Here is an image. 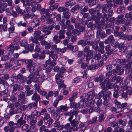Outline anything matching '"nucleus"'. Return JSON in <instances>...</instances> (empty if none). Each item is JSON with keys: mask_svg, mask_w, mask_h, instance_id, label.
Instances as JSON below:
<instances>
[{"mask_svg": "<svg viewBox=\"0 0 132 132\" xmlns=\"http://www.w3.org/2000/svg\"><path fill=\"white\" fill-rule=\"evenodd\" d=\"M107 15V14L105 16H102V19H101L100 24L99 26L98 27L99 28H101L102 26L104 24L105 21L108 23L110 22H114L115 21L116 19L115 18L113 17L110 18L111 16H108V17Z\"/></svg>", "mask_w": 132, "mask_h": 132, "instance_id": "nucleus-4", "label": "nucleus"}, {"mask_svg": "<svg viewBox=\"0 0 132 132\" xmlns=\"http://www.w3.org/2000/svg\"><path fill=\"white\" fill-rule=\"evenodd\" d=\"M64 126V128L65 129L64 131L70 132L71 129V127L70 126V124L69 123H67Z\"/></svg>", "mask_w": 132, "mask_h": 132, "instance_id": "nucleus-38", "label": "nucleus"}, {"mask_svg": "<svg viewBox=\"0 0 132 132\" xmlns=\"http://www.w3.org/2000/svg\"><path fill=\"white\" fill-rule=\"evenodd\" d=\"M51 48L53 50L55 51L57 53L60 51V48H57V45L55 44L53 45L51 47Z\"/></svg>", "mask_w": 132, "mask_h": 132, "instance_id": "nucleus-37", "label": "nucleus"}, {"mask_svg": "<svg viewBox=\"0 0 132 132\" xmlns=\"http://www.w3.org/2000/svg\"><path fill=\"white\" fill-rule=\"evenodd\" d=\"M56 64V61L55 60H53L52 61L51 60H48L47 61L45 64L43 65V69L46 70L48 67L50 66H54Z\"/></svg>", "mask_w": 132, "mask_h": 132, "instance_id": "nucleus-9", "label": "nucleus"}, {"mask_svg": "<svg viewBox=\"0 0 132 132\" xmlns=\"http://www.w3.org/2000/svg\"><path fill=\"white\" fill-rule=\"evenodd\" d=\"M53 21V19L50 18V16H47L46 20V23L48 24H51Z\"/></svg>", "mask_w": 132, "mask_h": 132, "instance_id": "nucleus-53", "label": "nucleus"}, {"mask_svg": "<svg viewBox=\"0 0 132 132\" xmlns=\"http://www.w3.org/2000/svg\"><path fill=\"white\" fill-rule=\"evenodd\" d=\"M35 14L34 13L30 14L27 13L25 15V17L26 18L29 19V18L32 19L35 16Z\"/></svg>", "mask_w": 132, "mask_h": 132, "instance_id": "nucleus-51", "label": "nucleus"}, {"mask_svg": "<svg viewBox=\"0 0 132 132\" xmlns=\"http://www.w3.org/2000/svg\"><path fill=\"white\" fill-rule=\"evenodd\" d=\"M15 8L17 13L19 14L22 15L24 14L25 12L24 11L21 9L20 8V7L16 6L15 7Z\"/></svg>", "mask_w": 132, "mask_h": 132, "instance_id": "nucleus-27", "label": "nucleus"}, {"mask_svg": "<svg viewBox=\"0 0 132 132\" xmlns=\"http://www.w3.org/2000/svg\"><path fill=\"white\" fill-rule=\"evenodd\" d=\"M120 59L118 58H117L113 60L112 62V64L114 65H119L120 64Z\"/></svg>", "mask_w": 132, "mask_h": 132, "instance_id": "nucleus-43", "label": "nucleus"}, {"mask_svg": "<svg viewBox=\"0 0 132 132\" xmlns=\"http://www.w3.org/2000/svg\"><path fill=\"white\" fill-rule=\"evenodd\" d=\"M87 67L88 70H93L97 69L98 68V66L97 64H95L93 65H89Z\"/></svg>", "mask_w": 132, "mask_h": 132, "instance_id": "nucleus-46", "label": "nucleus"}, {"mask_svg": "<svg viewBox=\"0 0 132 132\" xmlns=\"http://www.w3.org/2000/svg\"><path fill=\"white\" fill-rule=\"evenodd\" d=\"M25 59H20L19 60H17L15 63H16L18 65L15 67V68L16 67H17L19 68L20 66L25 63Z\"/></svg>", "mask_w": 132, "mask_h": 132, "instance_id": "nucleus-22", "label": "nucleus"}, {"mask_svg": "<svg viewBox=\"0 0 132 132\" xmlns=\"http://www.w3.org/2000/svg\"><path fill=\"white\" fill-rule=\"evenodd\" d=\"M115 41L114 39V38L113 35H111L108 37V39L104 41V43L105 44H107L109 43H114V42Z\"/></svg>", "mask_w": 132, "mask_h": 132, "instance_id": "nucleus-19", "label": "nucleus"}, {"mask_svg": "<svg viewBox=\"0 0 132 132\" xmlns=\"http://www.w3.org/2000/svg\"><path fill=\"white\" fill-rule=\"evenodd\" d=\"M111 73L110 71L107 72L106 74V76L107 79L104 80V82L103 81L104 78V76L103 75H100L99 77H96L94 79V81L95 82H109V80L108 79L111 76Z\"/></svg>", "mask_w": 132, "mask_h": 132, "instance_id": "nucleus-6", "label": "nucleus"}, {"mask_svg": "<svg viewBox=\"0 0 132 132\" xmlns=\"http://www.w3.org/2000/svg\"><path fill=\"white\" fill-rule=\"evenodd\" d=\"M82 79L80 77H76L72 80V82H79L81 81Z\"/></svg>", "mask_w": 132, "mask_h": 132, "instance_id": "nucleus-61", "label": "nucleus"}, {"mask_svg": "<svg viewBox=\"0 0 132 132\" xmlns=\"http://www.w3.org/2000/svg\"><path fill=\"white\" fill-rule=\"evenodd\" d=\"M87 40H84L83 39H81L78 41L77 44L78 45H80L84 47L87 45Z\"/></svg>", "mask_w": 132, "mask_h": 132, "instance_id": "nucleus-29", "label": "nucleus"}, {"mask_svg": "<svg viewBox=\"0 0 132 132\" xmlns=\"http://www.w3.org/2000/svg\"><path fill=\"white\" fill-rule=\"evenodd\" d=\"M17 122L16 124H17V125L15 127L16 128L20 127L22 125L25 124L26 121L24 120L22 118H21L17 120Z\"/></svg>", "mask_w": 132, "mask_h": 132, "instance_id": "nucleus-20", "label": "nucleus"}, {"mask_svg": "<svg viewBox=\"0 0 132 132\" xmlns=\"http://www.w3.org/2000/svg\"><path fill=\"white\" fill-rule=\"evenodd\" d=\"M72 126V128L74 131L77 130L79 128V122L77 121H75V120L70 121Z\"/></svg>", "mask_w": 132, "mask_h": 132, "instance_id": "nucleus-12", "label": "nucleus"}, {"mask_svg": "<svg viewBox=\"0 0 132 132\" xmlns=\"http://www.w3.org/2000/svg\"><path fill=\"white\" fill-rule=\"evenodd\" d=\"M94 37V32L92 31H89L87 34H85V39L86 40H92L93 39Z\"/></svg>", "mask_w": 132, "mask_h": 132, "instance_id": "nucleus-15", "label": "nucleus"}, {"mask_svg": "<svg viewBox=\"0 0 132 132\" xmlns=\"http://www.w3.org/2000/svg\"><path fill=\"white\" fill-rule=\"evenodd\" d=\"M66 71L65 68L62 67L59 69V72L55 76L56 82H64V81L62 79V75Z\"/></svg>", "mask_w": 132, "mask_h": 132, "instance_id": "nucleus-5", "label": "nucleus"}, {"mask_svg": "<svg viewBox=\"0 0 132 132\" xmlns=\"http://www.w3.org/2000/svg\"><path fill=\"white\" fill-rule=\"evenodd\" d=\"M112 5L110 3H108L106 4L103 5L102 6V16H105L106 14L110 16H112L113 14L112 9H111Z\"/></svg>", "mask_w": 132, "mask_h": 132, "instance_id": "nucleus-2", "label": "nucleus"}, {"mask_svg": "<svg viewBox=\"0 0 132 132\" xmlns=\"http://www.w3.org/2000/svg\"><path fill=\"white\" fill-rule=\"evenodd\" d=\"M80 6L79 5H75L74 7L72 8L71 9V11L74 12L79 9Z\"/></svg>", "mask_w": 132, "mask_h": 132, "instance_id": "nucleus-57", "label": "nucleus"}, {"mask_svg": "<svg viewBox=\"0 0 132 132\" xmlns=\"http://www.w3.org/2000/svg\"><path fill=\"white\" fill-rule=\"evenodd\" d=\"M69 109L68 107L66 106L62 105L60 106V108L59 110L63 112L67 111Z\"/></svg>", "mask_w": 132, "mask_h": 132, "instance_id": "nucleus-48", "label": "nucleus"}, {"mask_svg": "<svg viewBox=\"0 0 132 132\" xmlns=\"http://www.w3.org/2000/svg\"><path fill=\"white\" fill-rule=\"evenodd\" d=\"M34 45L33 44H29L27 45L25 47V49H27L31 51H32L33 50Z\"/></svg>", "mask_w": 132, "mask_h": 132, "instance_id": "nucleus-39", "label": "nucleus"}, {"mask_svg": "<svg viewBox=\"0 0 132 132\" xmlns=\"http://www.w3.org/2000/svg\"><path fill=\"white\" fill-rule=\"evenodd\" d=\"M7 6L6 3L0 2V13H1L5 10Z\"/></svg>", "mask_w": 132, "mask_h": 132, "instance_id": "nucleus-21", "label": "nucleus"}, {"mask_svg": "<svg viewBox=\"0 0 132 132\" xmlns=\"http://www.w3.org/2000/svg\"><path fill=\"white\" fill-rule=\"evenodd\" d=\"M16 24L18 27H20L22 26L23 27H26L27 26V24L25 22H23L22 20L20 21Z\"/></svg>", "mask_w": 132, "mask_h": 132, "instance_id": "nucleus-40", "label": "nucleus"}, {"mask_svg": "<svg viewBox=\"0 0 132 132\" xmlns=\"http://www.w3.org/2000/svg\"><path fill=\"white\" fill-rule=\"evenodd\" d=\"M19 42L20 40L19 38H15L14 39V41L11 44L14 50H17L19 48Z\"/></svg>", "mask_w": 132, "mask_h": 132, "instance_id": "nucleus-11", "label": "nucleus"}, {"mask_svg": "<svg viewBox=\"0 0 132 132\" xmlns=\"http://www.w3.org/2000/svg\"><path fill=\"white\" fill-rule=\"evenodd\" d=\"M25 63L26 64H28L27 67H28L29 65H32V61L31 60H28L25 59Z\"/></svg>", "mask_w": 132, "mask_h": 132, "instance_id": "nucleus-58", "label": "nucleus"}, {"mask_svg": "<svg viewBox=\"0 0 132 132\" xmlns=\"http://www.w3.org/2000/svg\"><path fill=\"white\" fill-rule=\"evenodd\" d=\"M124 15L123 14L118 15L117 18L119 19L116 21L115 23L117 24H123L124 23L126 19L124 18Z\"/></svg>", "mask_w": 132, "mask_h": 132, "instance_id": "nucleus-14", "label": "nucleus"}, {"mask_svg": "<svg viewBox=\"0 0 132 132\" xmlns=\"http://www.w3.org/2000/svg\"><path fill=\"white\" fill-rule=\"evenodd\" d=\"M106 26L105 27V28H106L108 27H109L111 28H112V29L114 27V22H111L108 25V26L106 24Z\"/></svg>", "mask_w": 132, "mask_h": 132, "instance_id": "nucleus-63", "label": "nucleus"}, {"mask_svg": "<svg viewBox=\"0 0 132 132\" xmlns=\"http://www.w3.org/2000/svg\"><path fill=\"white\" fill-rule=\"evenodd\" d=\"M98 1V0H88V3H89L90 6H93L96 5Z\"/></svg>", "mask_w": 132, "mask_h": 132, "instance_id": "nucleus-44", "label": "nucleus"}, {"mask_svg": "<svg viewBox=\"0 0 132 132\" xmlns=\"http://www.w3.org/2000/svg\"><path fill=\"white\" fill-rule=\"evenodd\" d=\"M52 57L53 60L57 59L58 57V55L55 53H54L53 51L50 53V57Z\"/></svg>", "mask_w": 132, "mask_h": 132, "instance_id": "nucleus-41", "label": "nucleus"}, {"mask_svg": "<svg viewBox=\"0 0 132 132\" xmlns=\"http://www.w3.org/2000/svg\"><path fill=\"white\" fill-rule=\"evenodd\" d=\"M125 17L126 18H129L132 20V13L131 12L126 13L125 15Z\"/></svg>", "mask_w": 132, "mask_h": 132, "instance_id": "nucleus-52", "label": "nucleus"}, {"mask_svg": "<svg viewBox=\"0 0 132 132\" xmlns=\"http://www.w3.org/2000/svg\"><path fill=\"white\" fill-rule=\"evenodd\" d=\"M93 56V52L92 51H89L86 56V61L88 62L92 58Z\"/></svg>", "mask_w": 132, "mask_h": 132, "instance_id": "nucleus-24", "label": "nucleus"}, {"mask_svg": "<svg viewBox=\"0 0 132 132\" xmlns=\"http://www.w3.org/2000/svg\"><path fill=\"white\" fill-rule=\"evenodd\" d=\"M107 89V88H104V90H102V91L101 92H100L98 94V96L100 98H101L102 96V95L104 93H106V92Z\"/></svg>", "mask_w": 132, "mask_h": 132, "instance_id": "nucleus-59", "label": "nucleus"}, {"mask_svg": "<svg viewBox=\"0 0 132 132\" xmlns=\"http://www.w3.org/2000/svg\"><path fill=\"white\" fill-rule=\"evenodd\" d=\"M128 62L129 63L126 65V73H129L130 72H132V57L129 56L128 59Z\"/></svg>", "mask_w": 132, "mask_h": 132, "instance_id": "nucleus-8", "label": "nucleus"}, {"mask_svg": "<svg viewBox=\"0 0 132 132\" xmlns=\"http://www.w3.org/2000/svg\"><path fill=\"white\" fill-rule=\"evenodd\" d=\"M22 88V86L18 85V84H16L14 86L13 91L14 92L16 91L17 89L21 90Z\"/></svg>", "mask_w": 132, "mask_h": 132, "instance_id": "nucleus-47", "label": "nucleus"}, {"mask_svg": "<svg viewBox=\"0 0 132 132\" xmlns=\"http://www.w3.org/2000/svg\"><path fill=\"white\" fill-rule=\"evenodd\" d=\"M25 96V92H20V94L18 96V101L19 102L21 100H22V101L21 102L23 103H25L26 101Z\"/></svg>", "mask_w": 132, "mask_h": 132, "instance_id": "nucleus-17", "label": "nucleus"}, {"mask_svg": "<svg viewBox=\"0 0 132 132\" xmlns=\"http://www.w3.org/2000/svg\"><path fill=\"white\" fill-rule=\"evenodd\" d=\"M41 34V31L39 30L35 31L33 35V37L31 36L29 39V41L32 42H38V40L40 35Z\"/></svg>", "mask_w": 132, "mask_h": 132, "instance_id": "nucleus-7", "label": "nucleus"}, {"mask_svg": "<svg viewBox=\"0 0 132 132\" xmlns=\"http://www.w3.org/2000/svg\"><path fill=\"white\" fill-rule=\"evenodd\" d=\"M125 11V7L124 6H121L118 7L117 10L118 13L119 14L123 13Z\"/></svg>", "mask_w": 132, "mask_h": 132, "instance_id": "nucleus-42", "label": "nucleus"}, {"mask_svg": "<svg viewBox=\"0 0 132 132\" xmlns=\"http://www.w3.org/2000/svg\"><path fill=\"white\" fill-rule=\"evenodd\" d=\"M64 114L65 115L67 116L68 118H69L68 120L69 121H71V119L73 118V115L72 111H70L68 112L65 113Z\"/></svg>", "mask_w": 132, "mask_h": 132, "instance_id": "nucleus-34", "label": "nucleus"}, {"mask_svg": "<svg viewBox=\"0 0 132 132\" xmlns=\"http://www.w3.org/2000/svg\"><path fill=\"white\" fill-rule=\"evenodd\" d=\"M32 99L33 100H35L36 101L35 102L37 103V102L40 99V96L39 95L37 94L36 92L33 95L32 97Z\"/></svg>", "mask_w": 132, "mask_h": 132, "instance_id": "nucleus-32", "label": "nucleus"}, {"mask_svg": "<svg viewBox=\"0 0 132 132\" xmlns=\"http://www.w3.org/2000/svg\"><path fill=\"white\" fill-rule=\"evenodd\" d=\"M8 74H6L0 78V82H7L6 80L9 78Z\"/></svg>", "mask_w": 132, "mask_h": 132, "instance_id": "nucleus-25", "label": "nucleus"}, {"mask_svg": "<svg viewBox=\"0 0 132 132\" xmlns=\"http://www.w3.org/2000/svg\"><path fill=\"white\" fill-rule=\"evenodd\" d=\"M55 0H50L49 1V5L50 6L49 7V8L52 11L57 9L59 6L58 4L57 3H55L54 5H52L55 3Z\"/></svg>", "mask_w": 132, "mask_h": 132, "instance_id": "nucleus-13", "label": "nucleus"}, {"mask_svg": "<svg viewBox=\"0 0 132 132\" xmlns=\"http://www.w3.org/2000/svg\"><path fill=\"white\" fill-rule=\"evenodd\" d=\"M5 132H13L15 130L14 127H9V126H6L4 128Z\"/></svg>", "mask_w": 132, "mask_h": 132, "instance_id": "nucleus-31", "label": "nucleus"}, {"mask_svg": "<svg viewBox=\"0 0 132 132\" xmlns=\"http://www.w3.org/2000/svg\"><path fill=\"white\" fill-rule=\"evenodd\" d=\"M34 75L33 73H30L28 76L27 78L29 79L27 80V82H42L44 81L46 79V77L45 75H42L40 77H38L37 76L35 77L34 78Z\"/></svg>", "mask_w": 132, "mask_h": 132, "instance_id": "nucleus-3", "label": "nucleus"}, {"mask_svg": "<svg viewBox=\"0 0 132 132\" xmlns=\"http://www.w3.org/2000/svg\"><path fill=\"white\" fill-rule=\"evenodd\" d=\"M29 118L31 119L30 122V123L33 126L35 123L37 122V117L33 114H32L30 115L29 117Z\"/></svg>", "mask_w": 132, "mask_h": 132, "instance_id": "nucleus-16", "label": "nucleus"}, {"mask_svg": "<svg viewBox=\"0 0 132 132\" xmlns=\"http://www.w3.org/2000/svg\"><path fill=\"white\" fill-rule=\"evenodd\" d=\"M54 28L53 26L52 25H49L47 27L43 28L41 30V31L44 32L45 34L49 35L51 33V31L50 30H52Z\"/></svg>", "mask_w": 132, "mask_h": 132, "instance_id": "nucleus-10", "label": "nucleus"}, {"mask_svg": "<svg viewBox=\"0 0 132 132\" xmlns=\"http://www.w3.org/2000/svg\"><path fill=\"white\" fill-rule=\"evenodd\" d=\"M37 103L36 102H35L34 103H31L29 104L28 105V108H29V109H31L32 107H35L37 106Z\"/></svg>", "mask_w": 132, "mask_h": 132, "instance_id": "nucleus-64", "label": "nucleus"}, {"mask_svg": "<svg viewBox=\"0 0 132 132\" xmlns=\"http://www.w3.org/2000/svg\"><path fill=\"white\" fill-rule=\"evenodd\" d=\"M65 32V31L63 29H62L60 31L59 34V38L60 39H64L65 38L64 36V34Z\"/></svg>", "mask_w": 132, "mask_h": 132, "instance_id": "nucleus-33", "label": "nucleus"}, {"mask_svg": "<svg viewBox=\"0 0 132 132\" xmlns=\"http://www.w3.org/2000/svg\"><path fill=\"white\" fill-rule=\"evenodd\" d=\"M116 69L118 75H120L123 73L124 69L123 68H122L121 65L117 66Z\"/></svg>", "mask_w": 132, "mask_h": 132, "instance_id": "nucleus-23", "label": "nucleus"}, {"mask_svg": "<svg viewBox=\"0 0 132 132\" xmlns=\"http://www.w3.org/2000/svg\"><path fill=\"white\" fill-rule=\"evenodd\" d=\"M27 68L29 70L30 72L31 73L33 72L34 70V67L33 65H29L28 67H27Z\"/></svg>", "mask_w": 132, "mask_h": 132, "instance_id": "nucleus-54", "label": "nucleus"}, {"mask_svg": "<svg viewBox=\"0 0 132 132\" xmlns=\"http://www.w3.org/2000/svg\"><path fill=\"white\" fill-rule=\"evenodd\" d=\"M36 44V46L35 48L34 51L35 52H41V49L39 48L40 43L38 42H33Z\"/></svg>", "mask_w": 132, "mask_h": 132, "instance_id": "nucleus-30", "label": "nucleus"}, {"mask_svg": "<svg viewBox=\"0 0 132 132\" xmlns=\"http://www.w3.org/2000/svg\"><path fill=\"white\" fill-rule=\"evenodd\" d=\"M42 70V67L41 66H39L37 68L36 71L35 72V75L36 76H38V77H40V76L39 75V72L41 71Z\"/></svg>", "mask_w": 132, "mask_h": 132, "instance_id": "nucleus-36", "label": "nucleus"}, {"mask_svg": "<svg viewBox=\"0 0 132 132\" xmlns=\"http://www.w3.org/2000/svg\"><path fill=\"white\" fill-rule=\"evenodd\" d=\"M89 12L91 15L96 13L97 15L94 14L92 15V18L93 20L95 21V22L98 25L97 27H99L101 22L100 19H102V14L100 13L99 10H96L94 9H89Z\"/></svg>", "mask_w": 132, "mask_h": 132, "instance_id": "nucleus-1", "label": "nucleus"}, {"mask_svg": "<svg viewBox=\"0 0 132 132\" xmlns=\"http://www.w3.org/2000/svg\"><path fill=\"white\" fill-rule=\"evenodd\" d=\"M14 50L11 44L8 48V50L9 51L8 52L9 54H12L14 52Z\"/></svg>", "mask_w": 132, "mask_h": 132, "instance_id": "nucleus-56", "label": "nucleus"}, {"mask_svg": "<svg viewBox=\"0 0 132 132\" xmlns=\"http://www.w3.org/2000/svg\"><path fill=\"white\" fill-rule=\"evenodd\" d=\"M20 40L19 42V44H20V45L22 47H24L25 48L26 45L27 44V42L25 40Z\"/></svg>", "mask_w": 132, "mask_h": 132, "instance_id": "nucleus-45", "label": "nucleus"}, {"mask_svg": "<svg viewBox=\"0 0 132 132\" xmlns=\"http://www.w3.org/2000/svg\"><path fill=\"white\" fill-rule=\"evenodd\" d=\"M105 50L109 54H111L112 52L113 51L111 49V47L109 45L107 46L105 48Z\"/></svg>", "mask_w": 132, "mask_h": 132, "instance_id": "nucleus-50", "label": "nucleus"}, {"mask_svg": "<svg viewBox=\"0 0 132 132\" xmlns=\"http://www.w3.org/2000/svg\"><path fill=\"white\" fill-rule=\"evenodd\" d=\"M68 8H65L64 7H59L57 9L58 11L60 12H65L66 10H67V9H68Z\"/></svg>", "mask_w": 132, "mask_h": 132, "instance_id": "nucleus-49", "label": "nucleus"}, {"mask_svg": "<svg viewBox=\"0 0 132 132\" xmlns=\"http://www.w3.org/2000/svg\"><path fill=\"white\" fill-rule=\"evenodd\" d=\"M66 20V21L65 22L66 24L64 25L63 26V29H65L67 28V26L71 24H70V20L68 19Z\"/></svg>", "mask_w": 132, "mask_h": 132, "instance_id": "nucleus-62", "label": "nucleus"}, {"mask_svg": "<svg viewBox=\"0 0 132 132\" xmlns=\"http://www.w3.org/2000/svg\"><path fill=\"white\" fill-rule=\"evenodd\" d=\"M21 1L26 8L28 9L27 11H30V9L29 7L30 6V2L29 0H21ZM27 11V10H26V11Z\"/></svg>", "mask_w": 132, "mask_h": 132, "instance_id": "nucleus-18", "label": "nucleus"}, {"mask_svg": "<svg viewBox=\"0 0 132 132\" xmlns=\"http://www.w3.org/2000/svg\"><path fill=\"white\" fill-rule=\"evenodd\" d=\"M69 9H67V10L65 12H63V17L65 18L66 19H68L70 16L71 14L69 12Z\"/></svg>", "mask_w": 132, "mask_h": 132, "instance_id": "nucleus-26", "label": "nucleus"}, {"mask_svg": "<svg viewBox=\"0 0 132 132\" xmlns=\"http://www.w3.org/2000/svg\"><path fill=\"white\" fill-rule=\"evenodd\" d=\"M17 78L21 81L20 82H22L26 80V77L23 76L21 74H19L17 75Z\"/></svg>", "mask_w": 132, "mask_h": 132, "instance_id": "nucleus-28", "label": "nucleus"}, {"mask_svg": "<svg viewBox=\"0 0 132 132\" xmlns=\"http://www.w3.org/2000/svg\"><path fill=\"white\" fill-rule=\"evenodd\" d=\"M123 89L124 90H127L128 92L130 91L131 89V87L130 86H127V85L126 84L124 85L123 86Z\"/></svg>", "mask_w": 132, "mask_h": 132, "instance_id": "nucleus-55", "label": "nucleus"}, {"mask_svg": "<svg viewBox=\"0 0 132 132\" xmlns=\"http://www.w3.org/2000/svg\"><path fill=\"white\" fill-rule=\"evenodd\" d=\"M130 81L132 82V75L129 74L125 82H129Z\"/></svg>", "mask_w": 132, "mask_h": 132, "instance_id": "nucleus-60", "label": "nucleus"}, {"mask_svg": "<svg viewBox=\"0 0 132 132\" xmlns=\"http://www.w3.org/2000/svg\"><path fill=\"white\" fill-rule=\"evenodd\" d=\"M57 35L54 36L53 37V40L55 44H57L60 42L61 39Z\"/></svg>", "mask_w": 132, "mask_h": 132, "instance_id": "nucleus-35", "label": "nucleus"}]
</instances>
